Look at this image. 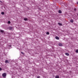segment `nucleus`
I'll return each instance as SVG.
<instances>
[{
	"instance_id": "f257e3e1",
	"label": "nucleus",
	"mask_w": 78,
	"mask_h": 78,
	"mask_svg": "<svg viewBox=\"0 0 78 78\" xmlns=\"http://www.w3.org/2000/svg\"><path fill=\"white\" fill-rule=\"evenodd\" d=\"M2 76L3 77H5L6 76V73H4L2 74Z\"/></svg>"
},
{
	"instance_id": "f03ea898",
	"label": "nucleus",
	"mask_w": 78,
	"mask_h": 78,
	"mask_svg": "<svg viewBox=\"0 0 78 78\" xmlns=\"http://www.w3.org/2000/svg\"><path fill=\"white\" fill-rule=\"evenodd\" d=\"M55 38L56 39L58 40L59 39V37H55Z\"/></svg>"
},
{
	"instance_id": "7ed1b4c3",
	"label": "nucleus",
	"mask_w": 78,
	"mask_h": 78,
	"mask_svg": "<svg viewBox=\"0 0 78 78\" xmlns=\"http://www.w3.org/2000/svg\"><path fill=\"white\" fill-rule=\"evenodd\" d=\"M0 31L1 33H4V31H3L2 30H1Z\"/></svg>"
},
{
	"instance_id": "20e7f679",
	"label": "nucleus",
	"mask_w": 78,
	"mask_h": 78,
	"mask_svg": "<svg viewBox=\"0 0 78 78\" xmlns=\"http://www.w3.org/2000/svg\"><path fill=\"white\" fill-rule=\"evenodd\" d=\"M65 55H67V56H69V54L68 53H65Z\"/></svg>"
},
{
	"instance_id": "39448f33",
	"label": "nucleus",
	"mask_w": 78,
	"mask_h": 78,
	"mask_svg": "<svg viewBox=\"0 0 78 78\" xmlns=\"http://www.w3.org/2000/svg\"><path fill=\"white\" fill-rule=\"evenodd\" d=\"M59 46H62V44L59 43Z\"/></svg>"
},
{
	"instance_id": "423d86ee",
	"label": "nucleus",
	"mask_w": 78,
	"mask_h": 78,
	"mask_svg": "<svg viewBox=\"0 0 78 78\" xmlns=\"http://www.w3.org/2000/svg\"><path fill=\"white\" fill-rule=\"evenodd\" d=\"M70 22H72V23L73 22V20H70Z\"/></svg>"
},
{
	"instance_id": "0eeeda50",
	"label": "nucleus",
	"mask_w": 78,
	"mask_h": 78,
	"mask_svg": "<svg viewBox=\"0 0 78 78\" xmlns=\"http://www.w3.org/2000/svg\"><path fill=\"white\" fill-rule=\"evenodd\" d=\"M58 24L59 25H60V26H61L62 25V24L60 23H58Z\"/></svg>"
},
{
	"instance_id": "6e6552de",
	"label": "nucleus",
	"mask_w": 78,
	"mask_h": 78,
	"mask_svg": "<svg viewBox=\"0 0 78 78\" xmlns=\"http://www.w3.org/2000/svg\"><path fill=\"white\" fill-rule=\"evenodd\" d=\"M62 12H61V10H59L58 11L59 13H61Z\"/></svg>"
},
{
	"instance_id": "1a4fd4ad",
	"label": "nucleus",
	"mask_w": 78,
	"mask_h": 78,
	"mask_svg": "<svg viewBox=\"0 0 78 78\" xmlns=\"http://www.w3.org/2000/svg\"><path fill=\"white\" fill-rule=\"evenodd\" d=\"M24 20L26 21V20H28V19H27V18H25L24 19Z\"/></svg>"
},
{
	"instance_id": "9d476101",
	"label": "nucleus",
	"mask_w": 78,
	"mask_h": 78,
	"mask_svg": "<svg viewBox=\"0 0 78 78\" xmlns=\"http://www.w3.org/2000/svg\"><path fill=\"white\" fill-rule=\"evenodd\" d=\"M56 78H59V76H55Z\"/></svg>"
},
{
	"instance_id": "9b49d317",
	"label": "nucleus",
	"mask_w": 78,
	"mask_h": 78,
	"mask_svg": "<svg viewBox=\"0 0 78 78\" xmlns=\"http://www.w3.org/2000/svg\"><path fill=\"white\" fill-rule=\"evenodd\" d=\"M1 14H2V15H3V14H5V13H4V12H1Z\"/></svg>"
},
{
	"instance_id": "f8f14e48",
	"label": "nucleus",
	"mask_w": 78,
	"mask_h": 78,
	"mask_svg": "<svg viewBox=\"0 0 78 78\" xmlns=\"http://www.w3.org/2000/svg\"><path fill=\"white\" fill-rule=\"evenodd\" d=\"M5 62V63H8V61L6 60Z\"/></svg>"
},
{
	"instance_id": "ddd939ff",
	"label": "nucleus",
	"mask_w": 78,
	"mask_h": 78,
	"mask_svg": "<svg viewBox=\"0 0 78 78\" xmlns=\"http://www.w3.org/2000/svg\"><path fill=\"white\" fill-rule=\"evenodd\" d=\"M76 53H78V49H77V50H76Z\"/></svg>"
},
{
	"instance_id": "4468645a",
	"label": "nucleus",
	"mask_w": 78,
	"mask_h": 78,
	"mask_svg": "<svg viewBox=\"0 0 78 78\" xmlns=\"http://www.w3.org/2000/svg\"><path fill=\"white\" fill-rule=\"evenodd\" d=\"M11 22H10V21H9L8 22V23H10Z\"/></svg>"
},
{
	"instance_id": "2eb2a0df",
	"label": "nucleus",
	"mask_w": 78,
	"mask_h": 78,
	"mask_svg": "<svg viewBox=\"0 0 78 78\" xmlns=\"http://www.w3.org/2000/svg\"><path fill=\"white\" fill-rule=\"evenodd\" d=\"M46 34H47L48 35V34H49V33L48 32H47Z\"/></svg>"
},
{
	"instance_id": "dca6fc26",
	"label": "nucleus",
	"mask_w": 78,
	"mask_h": 78,
	"mask_svg": "<svg viewBox=\"0 0 78 78\" xmlns=\"http://www.w3.org/2000/svg\"><path fill=\"white\" fill-rule=\"evenodd\" d=\"M2 70V68H0V71Z\"/></svg>"
},
{
	"instance_id": "f3484780",
	"label": "nucleus",
	"mask_w": 78,
	"mask_h": 78,
	"mask_svg": "<svg viewBox=\"0 0 78 78\" xmlns=\"http://www.w3.org/2000/svg\"><path fill=\"white\" fill-rule=\"evenodd\" d=\"M40 78V76H38L37 77V78Z\"/></svg>"
},
{
	"instance_id": "a211bd4d",
	"label": "nucleus",
	"mask_w": 78,
	"mask_h": 78,
	"mask_svg": "<svg viewBox=\"0 0 78 78\" xmlns=\"http://www.w3.org/2000/svg\"><path fill=\"white\" fill-rule=\"evenodd\" d=\"M74 11H76V9H74Z\"/></svg>"
},
{
	"instance_id": "6ab92c4d",
	"label": "nucleus",
	"mask_w": 78,
	"mask_h": 78,
	"mask_svg": "<svg viewBox=\"0 0 78 78\" xmlns=\"http://www.w3.org/2000/svg\"><path fill=\"white\" fill-rule=\"evenodd\" d=\"M21 53H22V54H23V52H22Z\"/></svg>"
},
{
	"instance_id": "aec40b11",
	"label": "nucleus",
	"mask_w": 78,
	"mask_h": 78,
	"mask_svg": "<svg viewBox=\"0 0 78 78\" xmlns=\"http://www.w3.org/2000/svg\"><path fill=\"white\" fill-rule=\"evenodd\" d=\"M9 47H11V45H10Z\"/></svg>"
},
{
	"instance_id": "412c9836",
	"label": "nucleus",
	"mask_w": 78,
	"mask_h": 78,
	"mask_svg": "<svg viewBox=\"0 0 78 78\" xmlns=\"http://www.w3.org/2000/svg\"><path fill=\"white\" fill-rule=\"evenodd\" d=\"M11 28H12V27H11Z\"/></svg>"
}]
</instances>
